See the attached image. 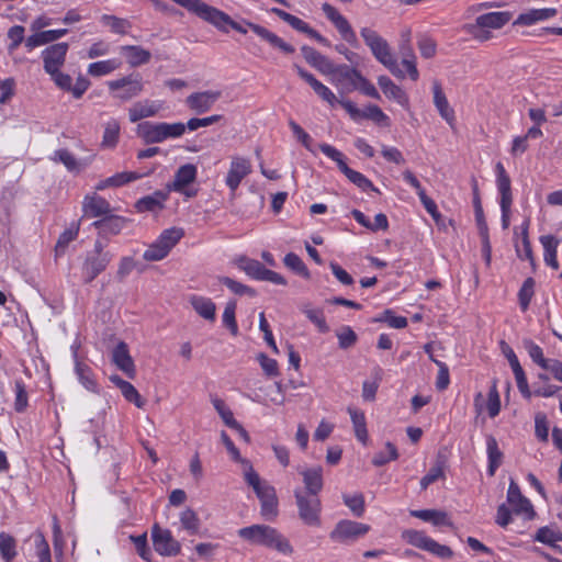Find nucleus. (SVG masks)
Returning <instances> with one entry per match:
<instances>
[{
    "instance_id": "nucleus-1",
    "label": "nucleus",
    "mask_w": 562,
    "mask_h": 562,
    "mask_svg": "<svg viewBox=\"0 0 562 562\" xmlns=\"http://www.w3.org/2000/svg\"><path fill=\"white\" fill-rule=\"evenodd\" d=\"M248 486L259 499L262 519L274 521L279 515V499L274 486L262 479L252 467H248Z\"/></svg>"
},
{
    "instance_id": "nucleus-2",
    "label": "nucleus",
    "mask_w": 562,
    "mask_h": 562,
    "mask_svg": "<svg viewBox=\"0 0 562 562\" xmlns=\"http://www.w3.org/2000/svg\"><path fill=\"white\" fill-rule=\"evenodd\" d=\"M360 35L364 44L369 47L374 58L386 67L395 77L404 78V72L398 68L396 59L391 53V47L375 30L362 27Z\"/></svg>"
},
{
    "instance_id": "nucleus-3",
    "label": "nucleus",
    "mask_w": 562,
    "mask_h": 562,
    "mask_svg": "<svg viewBox=\"0 0 562 562\" xmlns=\"http://www.w3.org/2000/svg\"><path fill=\"white\" fill-rule=\"evenodd\" d=\"M248 542L276 550L284 555L293 553L290 541L276 528L268 525L248 526Z\"/></svg>"
},
{
    "instance_id": "nucleus-4",
    "label": "nucleus",
    "mask_w": 562,
    "mask_h": 562,
    "mask_svg": "<svg viewBox=\"0 0 562 562\" xmlns=\"http://www.w3.org/2000/svg\"><path fill=\"white\" fill-rule=\"evenodd\" d=\"M177 4L183 7L189 12L195 14L200 19L213 24L218 30L228 32L229 29H236L245 32L223 11L209 5L202 0H172Z\"/></svg>"
},
{
    "instance_id": "nucleus-5",
    "label": "nucleus",
    "mask_w": 562,
    "mask_h": 562,
    "mask_svg": "<svg viewBox=\"0 0 562 562\" xmlns=\"http://www.w3.org/2000/svg\"><path fill=\"white\" fill-rule=\"evenodd\" d=\"M321 151L337 164L338 169L348 178L350 182L362 191H374L379 193V189L374 187L372 181L359 171L351 169L345 161L344 154L329 144H321Z\"/></svg>"
},
{
    "instance_id": "nucleus-6",
    "label": "nucleus",
    "mask_w": 562,
    "mask_h": 562,
    "mask_svg": "<svg viewBox=\"0 0 562 562\" xmlns=\"http://www.w3.org/2000/svg\"><path fill=\"white\" fill-rule=\"evenodd\" d=\"M294 497L301 521L308 527H321L322 502L318 495H306L303 491L296 490Z\"/></svg>"
},
{
    "instance_id": "nucleus-7",
    "label": "nucleus",
    "mask_w": 562,
    "mask_h": 562,
    "mask_svg": "<svg viewBox=\"0 0 562 562\" xmlns=\"http://www.w3.org/2000/svg\"><path fill=\"white\" fill-rule=\"evenodd\" d=\"M113 98L126 102L138 97L144 91V82L138 74H131L106 82Z\"/></svg>"
},
{
    "instance_id": "nucleus-8",
    "label": "nucleus",
    "mask_w": 562,
    "mask_h": 562,
    "mask_svg": "<svg viewBox=\"0 0 562 562\" xmlns=\"http://www.w3.org/2000/svg\"><path fill=\"white\" fill-rule=\"evenodd\" d=\"M370 531V526L350 519L339 520L329 532L333 542L350 546Z\"/></svg>"
},
{
    "instance_id": "nucleus-9",
    "label": "nucleus",
    "mask_w": 562,
    "mask_h": 562,
    "mask_svg": "<svg viewBox=\"0 0 562 562\" xmlns=\"http://www.w3.org/2000/svg\"><path fill=\"white\" fill-rule=\"evenodd\" d=\"M151 540L155 551L161 557H175L180 553L181 544L169 529L155 524L151 528Z\"/></svg>"
},
{
    "instance_id": "nucleus-10",
    "label": "nucleus",
    "mask_w": 562,
    "mask_h": 562,
    "mask_svg": "<svg viewBox=\"0 0 562 562\" xmlns=\"http://www.w3.org/2000/svg\"><path fill=\"white\" fill-rule=\"evenodd\" d=\"M322 10L326 18L334 24L341 38L352 47H358L359 41L349 21L340 14L335 7L327 2L322 4Z\"/></svg>"
},
{
    "instance_id": "nucleus-11",
    "label": "nucleus",
    "mask_w": 562,
    "mask_h": 562,
    "mask_svg": "<svg viewBox=\"0 0 562 562\" xmlns=\"http://www.w3.org/2000/svg\"><path fill=\"white\" fill-rule=\"evenodd\" d=\"M198 167L193 164H186L180 166L173 177L171 183L167 186L168 191L184 194L187 198H192L196 194L195 190H190L188 187L196 180Z\"/></svg>"
},
{
    "instance_id": "nucleus-12",
    "label": "nucleus",
    "mask_w": 562,
    "mask_h": 562,
    "mask_svg": "<svg viewBox=\"0 0 562 562\" xmlns=\"http://www.w3.org/2000/svg\"><path fill=\"white\" fill-rule=\"evenodd\" d=\"M507 502L513 507L516 515H525L527 520H531L536 516L530 501L521 494L519 485L512 480L507 491Z\"/></svg>"
},
{
    "instance_id": "nucleus-13",
    "label": "nucleus",
    "mask_w": 562,
    "mask_h": 562,
    "mask_svg": "<svg viewBox=\"0 0 562 562\" xmlns=\"http://www.w3.org/2000/svg\"><path fill=\"white\" fill-rule=\"evenodd\" d=\"M67 43H57L46 47L42 52V59L44 64V70L46 74H54L64 66L66 55L68 52Z\"/></svg>"
},
{
    "instance_id": "nucleus-14",
    "label": "nucleus",
    "mask_w": 562,
    "mask_h": 562,
    "mask_svg": "<svg viewBox=\"0 0 562 562\" xmlns=\"http://www.w3.org/2000/svg\"><path fill=\"white\" fill-rule=\"evenodd\" d=\"M162 109L164 102L160 100H140L128 108V120L131 123H136L148 117H154L158 115Z\"/></svg>"
},
{
    "instance_id": "nucleus-15",
    "label": "nucleus",
    "mask_w": 562,
    "mask_h": 562,
    "mask_svg": "<svg viewBox=\"0 0 562 562\" xmlns=\"http://www.w3.org/2000/svg\"><path fill=\"white\" fill-rule=\"evenodd\" d=\"M113 255H91L87 254L82 265V279L85 283L92 282L101 272H103L112 261Z\"/></svg>"
},
{
    "instance_id": "nucleus-16",
    "label": "nucleus",
    "mask_w": 562,
    "mask_h": 562,
    "mask_svg": "<svg viewBox=\"0 0 562 562\" xmlns=\"http://www.w3.org/2000/svg\"><path fill=\"white\" fill-rule=\"evenodd\" d=\"M221 92L215 90H206L194 92L187 98V105L196 113L209 111L220 99Z\"/></svg>"
},
{
    "instance_id": "nucleus-17",
    "label": "nucleus",
    "mask_w": 562,
    "mask_h": 562,
    "mask_svg": "<svg viewBox=\"0 0 562 562\" xmlns=\"http://www.w3.org/2000/svg\"><path fill=\"white\" fill-rule=\"evenodd\" d=\"M112 361L128 378L133 379L135 376V364L130 355L128 346L124 341H120L113 349Z\"/></svg>"
},
{
    "instance_id": "nucleus-18",
    "label": "nucleus",
    "mask_w": 562,
    "mask_h": 562,
    "mask_svg": "<svg viewBox=\"0 0 562 562\" xmlns=\"http://www.w3.org/2000/svg\"><path fill=\"white\" fill-rule=\"evenodd\" d=\"M188 302L200 317L210 323L215 322L216 305L212 299L199 294H191L188 296Z\"/></svg>"
},
{
    "instance_id": "nucleus-19",
    "label": "nucleus",
    "mask_w": 562,
    "mask_h": 562,
    "mask_svg": "<svg viewBox=\"0 0 562 562\" xmlns=\"http://www.w3.org/2000/svg\"><path fill=\"white\" fill-rule=\"evenodd\" d=\"M378 83L387 99L394 100L402 108L409 109V98L407 93L397 85H395L387 76H380Z\"/></svg>"
},
{
    "instance_id": "nucleus-20",
    "label": "nucleus",
    "mask_w": 562,
    "mask_h": 562,
    "mask_svg": "<svg viewBox=\"0 0 562 562\" xmlns=\"http://www.w3.org/2000/svg\"><path fill=\"white\" fill-rule=\"evenodd\" d=\"M294 67L297 71V75L312 87L314 92L319 98H322L324 101L328 102L331 106H334L338 102V99L333 93V91L329 88H327L325 85H323L319 80H317L314 77V75H312L311 72L306 71L305 69H303L302 67H300L297 65H295Z\"/></svg>"
},
{
    "instance_id": "nucleus-21",
    "label": "nucleus",
    "mask_w": 562,
    "mask_h": 562,
    "mask_svg": "<svg viewBox=\"0 0 562 562\" xmlns=\"http://www.w3.org/2000/svg\"><path fill=\"white\" fill-rule=\"evenodd\" d=\"M335 77L337 85L351 91L357 88L358 80L361 78V72L356 68L347 65H334L331 74Z\"/></svg>"
},
{
    "instance_id": "nucleus-22",
    "label": "nucleus",
    "mask_w": 562,
    "mask_h": 562,
    "mask_svg": "<svg viewBox=\"0 0 562 562\" xmlns=\"http://www.w3.org/2000/svg\"><path fill=\"white\" fill-rule=\"evenodd\" d=\"M110 203L102 196L93 193L86 195L82 201L83 216L100 217L110 213Z\"/></svg>"
},
{
    "instance_id": "nucleus-23",
    "label": "nucleus",
    "mask_w": 562,
    "mask_h": 562,
    "mask_svg": "<svg viewBox=\"0 0 562 562\" xmlns=\"http://www.w3.org/2000/svg\"><path fill=\"white\" fill-rule=\"evenodd\" d=\"M169 198V191L157 190L154 193L140 198L135 207L138 212H157L165 207V203Z\"/></svg>"
},
{
    "instance_id": "nucleus-24",
    "label": "nucleus",
    "mask_w": 562,
    "mask_h": 562,
    "mask_svg": "<svg viewBox=\"0 0 562 562\" xmlns=\"http://www.w3.org/2000/svg\"><path fill=\"white\" fill-rule=\"evenodd\" d=\"M434 104L440 116L449 124L454 122V111L450 108L446 94L442 91L441 83L438 80L432 82Z\"/></svg>"
},
{
    "instance_id": "nucleus-25",
    "label": "nucleus",
    "mask_w": 562,
    "mask_h": 562,
    "mask_svg": "<svg viewBox=\"0 0 562 562\" xmlns=\"http://www.w3.org/2000/svg\"><path fill=\"white\" fill-rule=\"evenodd\" d=\"M148 173H139L136 171H123L115 173L106 179L100 180L95 184V190L102 191L106 188H119L130 182L136 181Z\"/></svg>"
},
{
    "instance_id": "nucleus-26",
    "label": "nucleus",
    "mask_w": 562,
    "mask_h": 562,
    "mask_svg": "<svg viewBox=\"0 0 562 562\" xmlns=\"http://www.w3.org/2000/svg\"><path fill=\"white\" fill-rule=\"evenodd\" d=\"M246 177V159L239 156L233 157L225 178V183L232 192H235Z\"/></svg>"
},
{
    "instance_id": "nucleus-27",
    "label": "nucleus",
    "mask_w": 562,
    "mask_h": 562,
    "mask_svg": "<svg viewBox=\"0 0 562 562\" xmlns=\"http://www.w3.org/2000/svg\"><path fill=\"white\" fill-rule=\"evenodd\" d=\"M301 52L304 59L321 72L331 74L334 70L335 64L315 48L305 45L301 48Z\"/></svg>"
},
{
    "instance_id": "nucleus-28",
    "label": "nucleus",
    "mask_w": 562,
    "mask_h": 562,
    "mask_svg": "<svg viewBox=\"0 0 562 562\" xmlns=\"http://www.w3.org/2000/svg\"><path fill=\"white\" fill-rule=\"evenodd\" d=\"M136 134L145 144H157L164 142L161 122L145 121L138 123Z\"/></svg>"
},
{
    "instance_id": "nucleus-29",
    "label": "nucleus",
    "mask_w": 562,
    "mask_h": 562,
    "mask_svg": "<svg viewBox=\"0 0 562 562\" xmlns=\"http://www.w3.org/2000/svg\"><path fill=\"white\" fill-rule=\"evenodd\" d=\"M67 33H68L67 29L36 32L26 38L25 46L29 50H32L35 47L55 42V41L61 38L63 36H65Z\"/></svg>"
},
{
    "instance_id": "nucleus-30",
    "label": "nucleus",
    "mask_w": 562,
    "mask_h": 562,
    "mask_svg": "<svg viewBox=\"0 0 562 562\" xmlns=\"http://www.w3.org/2000/svg\"><path fill=\"white\" fill-rule=\"evenodd\" d=\"M75 373L81 385L89 392L99 393V384L95 380L92 369L88 364L79 361L77 356H75Z\"/></svg>"
},
{
    "instance_id": "nucleus-31",
    "label": "nucleus",
    "mask_w": 562,
    "mask_h": 562,
    "mask_svg": "<svg viewBox=\"0 0 562 562\" xmlns=\"http://www.w3.org/2000/svg\"><path fill=\"white\" fill-rule=\"evenodd\" d=\"M486 452L488 459L487 473L490 476H494L496 470L503 463L504 453L501 451L498 442L493 435L486 436Z\"/></svg>"
},
{
    "instance_id": "nucleus-32",
    "label": "nucleus",
    "mask_w": 562,
    "mask_h": 562,
    "mask_svg": "<svg viewBox=\"0 0 562 562\" xmlns=\"http://www.w3.org/2000/svg\"><path fill=\"white\" fill-rule=\"evenodd\" d=\"M306 495H318L323 488V470L321 467L304 470L302 473Z\"/></svg>"
},
{
    "instance_id": "nucleus-33",
    "label": "nucleus",
    "mask_w": 562,
    "mask_h": 562,
    "mask_svg": "<svg viewBox=\"0 0 562 562\" xmlns=\"http://www.w3.org/2000/svg\"><path fill=\"white\" fill-rule=\"evenodd\" d=\"M539 240L543 247V260L546 265L557 270L559 268L557 251L560 239L553 235H542L540 236Z\"/></svg>"
},
{
    "instance_id": "nucleus-34",
    "label": "nucleus",
    "mask_w": 562,
    "mask_h": 562,
    "mask_svg": "<svg viewBox=\"0 0 562 562\" xmlns=\"http://www.w3.org/2000/svg\"><path fill=\"white\" fill-rule=\"evenodd\" d=\"M411 516L431 522L434 526H453L448 514L438 509H415L411 510Z\"/></svg>"
},
{
    "instance_id": "nucleus-35",
    "label": "nucleus",
    "mask_w": 562,
    "mask_h": 562,
    "mask_svg": "<svg viewBox=\"0 0 562 562\" xmlns=\"http://www.w3.org/2000/svg\"><path fill=\"white\" fill-rule=\"evenodd\" d=\"M512 19L509 12H490L479 15L475 19L477 26H484L490 30H498L506 25Z\"/></svg>"
},
{
    "instance_id": "nucleus-36",
    "label": "nucleus",
    "mask_w": 562,
    "mask_h": 562,
    "mask_svg": "<svg viewBox=\"0 0 562 562\" xmlns=\"http://www.w3.org/2000/svg\"><path fill=\"white\" fill-rule=\"evenodd\" d=\"M121 52L126 56L127 63L132 67H138L142 65H145L151 58V54L149 50L143 48L142 46H137V45L122 46Z\"/></svg>"
},
{
    "instance_id": "nucleus-37",
    "label": "nucleus",
    "mask_w": 562,
    "mask_h": 562,
    "mask_svg": "<svg viewBox=\"0 0 562 562\" xmlns=\"http://www.w3.org/2000/svg\"><path fill=\"white\" fill-rule=\"evenodd\" d=\"M121 125L116 119H110L104 124L101 147L104 149H113L120 140Z\"/></svg>"
},
{
    "instance_id": "nucleus-38",
    "label": "nucleus",
    "mask_w": 562,
    "mask_h": 562,
    "mask_svg": "<svg viewBox=\"0 0 562 562\" xmlns=\"http://www.w3.org/2000/svg\"><path fill=\"white\" fill-rule=\"evenodd\" d=\"M557 13L558 11L554 8L532 9L528 12L519 14L515 23L520 25H532L538 21L553 18L557 15Z\"/></svg>"
},
{
    "instance_id": "nucleus-39",
    "label": "nucleus",
    "mask_w": 562,
    "mask_h": 562,
    "mask_svg": "<svg viewBox=\"0 0 562 562\" xmlns=\"http://www.w3.org/2000/svg\"><path fill=\"white\" fill-rule=\"evenodd\" d=\"M497 189L501 194V204H512L513 195L510 188V178L507 175L502 162L496 164Z\"/></svg>"
},
{
    "instance_id": "nucleus-40",
    "label": "nucleus",
    "mask_w": 562,
    "mask_h": 562,
    "mask_svg": "<svg viewBox=\"0 0 562 562\" xmlns=\"http://www.w3.org/2000/svg\"><path fill=\"white\" fill-rule=\"evenodd\" d=\"M92 225L101 235H116L125 227V220L121 216H105Z\"/></svg>"
},
{
    "instance_id": "nucleus-41",
    "label": "nucleus",
    "mask_w": 562,
    "mask_h": 562,
    "mask_svg": "<svg viewBox=\"0 0 562 562\" xmlns=\"http://www.w3.org/2000/svg\"><path fill=\"white\" fill-rule=\"evenodd\" d=\"M80 231V221L72 222L58 237L55 246L56 257L63 256L68 245L74 241Z\"/></svg>"
},
{
    "instance_id": "nucleus-42",
    "label": "nucleus",
    "mask_w": 562,
    "mask_h": 562,
    "mask_svg": "<svg viewBox=\"0 0 562 562\" xmlns=\"http://www.w3.org/2000/svg\"><path fill=\"white\" fill-rule=\"evenodd\" d=\"M122 61L117 58L99 60L88 66V74L92 77H102L121 68Z\"/></svg>"
},
{
    "instance_id": "nucleus-43",
    "label": "nucleus",
    "mask_w": 562,
    "mask_h": 562,
    "mask_svg": "<svg viewBox=\"0 0 562 562\" xmlns=\"http://www.w3.org/2000/svg\"><path fill=\"white\" fill-rule=\"evenodd\" d=\"M348 413L350 415L355 436L356 438L361 441L363 445L367 443L369 435L367 430V423H366V416L362 411H359L357 408L348 407Z\"/></svg>"
},
{
    "instance_id": "nucleus-44",
    "label": "nucleus",
    "mask_w": 562,
    "mask_h": 562,
    "mask_svg": "<svg viewBox=\"0 0 562 562\" xmlns=\"http://www.w3.org/2000/svg\"><path fill=\"white\" fill-rule=\"evenodd\" d=\"M472 191H473V207H474V216L479 233L488 232V226L484 216L483 206L480 198L479 186L475 179L472 180Z\"/></svg>"
},
{
    "instance_id": "nucleus-45",
    "label": "nucleus",
    "mask_w": 562,
    "mask_h": 562,
    "mask_svg": "<svg viewBox=\"0 0 562 562\" xmlns=\"http://www.w3.org/2000/svg\"><path fill=\"white\" fill-rule=\"evenodd\" d=\"M529 224H530V221L526 220L524 222V224L521 225L522 250H520L518 247H516V252H517V256L520 259L528 260L530 262L532 269L535 270L536 269V260H535L532 248H531V244H530V240H529V233H528Z\"/></svg>"
},
{
    "instance_id": "nucleus-46",
    "label": "nucleus",
    "mask_w": 562,
    "mask_h": 562,
    "mask_svg": "<svg viewBox=\"0 0 562 562\" xmlns=\"http://www.w3.org/2000/svg\"><path fill=\"white\" fill-rule=\"evenodd\" d=\"M0 555L4 562H12L16 555V540L8 532H0Z\"/></svg>"
},
{
    "instance_id": "nucleus-47",
    "label": "nucleus",
    "mask_w": 562,
    "mask_h": 562,
    "mask_svg": "<svg viewBox=\"0 0 562 562\" xmlns=\"http://www.w3.org/2000/svg\"><path fill=\"white\" fill-rule=\"evenodd\" d=\"M212 404H213L214 408L216 409V412L218 413V415L222 417L223 422L228 427L237 429L241 436L246 437L245 430L243 429V427L240 425H238L236 423L232 411L225 405L223 400H221L218 397H213Z\"/></svg>"
},
{
    "instance_id": "nucleus-48",
    "label": "nucleus",
    "mask_w": 562,
    "mask_h": 562,
    "mask_svg": "<svg viewBox=\"0 0 562 562\" xmlns=\"http://www.w3.org/2000/svg\"><path fill=\"white\" fill-rule=\"evenodd\" d=\"M183 236V228L170 227L164 229L156 240L159 241L166 249H168V251H171V249L181 240Z\"/></svg>"
},
{
    "instance_id": "nucleus-49",
    "label": "nucleus",
    "mask_w": 562,
    "mask_h": 562,
    "mask_svg": "<svg viewBox=\"0 0 562 562\" xmlns=\"http://www.w3.org/2000/svg\"><path fill=\"white\" fill-rule=\"evenodd\" d=\"M283 263L286 268L292 270L294 273L308 280L311 278L310 270L307 269L304 261L294 252H289L283 258Z\"/></svg>"
},
{
    "instance_id": "nucleus-50",
    "label": "nucleus",
    "mask_w": 562,
    "mask_h": 562,
    "mask_svg": "<svg viewBox=\"0 0 562 562\" xmlns=\"http://www.w3.org/2000/svg\"><path fill=\"white\" fill-rule=\"evenodd\" d=\"M301 311L318 328L321 333L329 331V326L326 323L322 308H313L310 304H305L302 306Z\"/></svg>"
},
{
    "instance_id": "nucleus-51",
    "label": "nucleus",
    "mask_w": 562,
    "mask_h": 562,
    "mask_svg": "<svg viewBox=\"0 0 562 562\" xmlns=\"http://www.w3.org/2000/svg\"><path fill=\"white\" fill-rule=\"evenodd\" d=\"M271 12L282 21L291 25L294 30L306 34L310 25L300 18L278 8H272Z\"/></svg>"
},
{
    "instance_id": "nucleus-52",
    "label": "nucleus",
    "mask_w": 562,
    "mask_h": 562,
    "mask_svg": "<svg viewBox=\"0 0 562 562\" xmlns=\"http://www.w3.org/2000/svg\"><path fill=\"white\" fill-rule=\"evenodd\" d=\"M533 294H535V280L531 277H529L524 281V283L518 292L519 305H520V308L522 312H526L528 310Z\"/></svg>"
},
{
    "instance_id": "nucleus-53",
    "label": "nucleus",
    "mask_w": 562,
    "mask_h": 562,
    "mask_svg": "<svg viewBox=\"0 0 562 562\" xmlns=\"http://www.w3.org/2000/svg\"><path fill=\"white\" fill-rule=\"evenodd\" d=\"M533 539L551 547L554 546L555 542L562 541V532L544 526L537 530Z\"/></svg>"
},
{
    "instance_id": "nucleus-54",
    "label": "nucleus",
    "mask_w": 562,
    "mask_h": 562,
    "mask_svg": "<svg viewBox=\"0 0 562 562\" xmlns=\"http://www.w3.org/2000/svg\"><path fill=\"white\" fill-rule=\"evenodd\" d=\"M52 160L63 164L69 171H78L80 169L77 158L67 149L54 151Z\"/></svg>"
},
{
    "instance_id": "nucleus-55",
    "label": "nucleus",
    "mask_w": 562,
    "mask_h": 562,
    "mask_svg": "<svg viewBox=\"0 0 562 562\" xmlns=\"http://www.w3.org/2000/svg\"><path fill=\"white\" fill-rule=\"evenodd\" d=\"M180 522L190 535H195L200 529V519L191 508H187L180 514Z\"/></svg>"
},
{
    "instance_id": "nucleus-56",
    "label": "nucleus",
    "mask_w": 562,
    "mask_h": 562,
    "mask_svg": "<svg viewBox=\"0 0 562 562\" xmlns=\"http://www.w3.org/2000/svg\"><path fill=\"white\" fill-rule=\"evenodd\" d=\"M403 539H405L409 544L425 551L428 548V544L431 540V538L426 536L423 531L413 529L405 530L403 532Z\"/></svg>"
},
{
    "instance_id": "nucleus-57",
    "label": "nucleus",
    "mask_w": 562,
    "mask_h": 562,
    "mask_svg": "<svg viewBox=\"0 0 562 562\" xmlns=\"http://www.w3.org/2000/svg\"><path fill=\"white\" fill-rule=\"evenodd\" d=\"M15 402L14 408L18 413L25 411L29 404V396L25 384L22 379L15 380L14 382Z\"/></svg>"
},
{
    "instance_id": "nucleus-58",
    "label": "nucleus",
    "mask_w": 562,
    "mask_h": 562,
    "mask_svg": "<svg viewBox=\"0 0 562 562\" xmlns=\"http://www.w3.org/2000/svg\"><path fill=\"white\" fill-rule=\"evenodd\" d=\"M525 347L529 353V357L532 359L535 363L540 366L542 369H547L551 363V359H546L543 357V351L540 346L535 344L532 340L525 341Z\"/></svg>"
},
{
    "instance_id": "nucleus-59",
    "label": "nucleus",
    "mask_w": 562,
    "mask_h": 562,
    "mask_svg": "<svg viewBox=\"0 0 562 562\" xmlns=\"http://www.w3.org/2000/svg\"><path fill=\"white\" fill-rule=\"evenodd\" d=\"M340 349H349L358 341V336L350 326H342L336 334Z\"/></svg>"
},
{
    "instance_id": "nucleus-60",
    "label": "nucleus",
    "mask_w": 562,
    "mask_h": 562,
    "mask_svg": "<svg viewBox=\"0 0 562 562\" xmlns=\"http://www.w3.org/2000/svg\"><path fill=\"white\" fill-rule=\"evenodd\" d=\"M385 450H386V452L380 451L374 454V457L372 459L373 465L382 467V465L386 464L387 462L396 460L398 458L397 449L392 442L387 441L385 443Z\"/></svg>"
},
{
    "instance_id": "nucleus-61",
    "label": "nucleus",
    "mask_w": 562,
    "mask_h": 562,
    "mask_svg": "<svg viewBox=\"0 0 562 562\" xmlns=\"http://www.w3.org/2000/svg\"><path fill=\"white\" fill-rule=\"evenodd\" d=\"M373 373H374L375 380L372 382L364 381L362 384V397L364 401H373L375 398V394L379 389V382L382 379V369L381 368L376 367L373 370Z\"/></svg>"
},
{
    "instance_id": "nucleus-62",
    "label": "nucleus",
    "mask_w": 562,
    "mask_h": 562,
    "mask_svg": "<svg viewBox=\"0 0 562 562\" xmlns=\"http://www.w3.org/2000/svg\"><path fill=\"white\" fill-rule=\"evenodd\" d=\"M34 546L38 562H52L49 544L42 532L35 535Z\"/></svg>"
},
{
    "instance_id": "nucleus-63",
    "label": "nucleus",
    "mask_w": 562,
    "mask_h": 562,
    "mask_svg": "<svg viewBox=\"0 0 562 562\" xmlns=\"http://www.w3.org/2000/svg\"><path fill=\"white\" fill-rule=\"evenodd\" d=\"M344 503L356 517H361L364 513V497L361 493L353 495H344Z\"/></svg>"
},
{
    "instance_id": "nucleus-64",
    "label": "nucleus",
    "mask_w": 562,
    "mask_h": 562,
    "mask_svg": "<svg viewBox=\"0 0 562 562\" xmlns=\"http://www.w3.org/2000/svg\"><path fill=\"white\" fill-rule=\"evenodd\" d=\"M170 251L166 249L159 241L155 240L143 254L146 261H160L165 259Z\"/></svg>"
}]
</instances>
